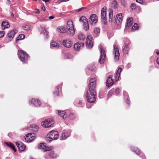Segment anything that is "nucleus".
Instances as JSON below:
<instances>
[{
    "label": "nucleus",
    "mask_w": 159,
    "mask_h": 159,
    "mask_svg": "<svg viewBox=\"0 0 159 159\" xmlns=\"http://www.w3.org/2000/svg\"><path fill=\"white\" fill-rule=\"evenodd\" d=\"M106 7H104L101 10V18L103 20H106Z\"/></svg>",
    "instance_id": "obj_21"
},
{
    "label": "nucleus",
    "mask_w": 159,
    "mask_h": 159,
    "mask_svg": "<svg viewBox=\"0 0 159 159\" xmlns=\"http://www.w3.org/2000/svg\"><path fill=\"white\" fill-rule=\"evenodd\" d=\"M130 42L129 39H126L125 45L124 48L123 50V51L124 53L127 54L129 50V45Z\"/></svg>",
    "instance_id": "obj_13"
},
{
    "label": "nucleus",
    "mask_w": 159,
    "mask_h": 159,
    "mask_svg": "<svg viewBox=\"0 0 159 159\" xmlns=\"http://www.w3.org/2000/svg\"><path fill=\"white\" fill-rule=\"evenodd\" d=\"M82 102V101L81 100H79V102H78V101H76L75 102V104H81Z\"/></svg>",
    "instance_id": "obj_52"
},
{
    "label": "nucleus",
    "mask_w": 159,
    "mask_h": 159,
    "mask_svg": "<svg viewBox=\"0 0 159 159\" xmlns=\"http://www.w3.org/2000/svg\"><path fill=\"white\" fill-rule=\"evenodd\" d=\"M54 18V16H50L49 17V19H53Z\"/></svg>",
    "instance_id": "obj_59"
},
{
    "label": "nucleus",
    "mask_w": 159,
    "mask_h": 159,
    "mask_svg": "<svg viewBox=\"0 0 159 159\" xmlns=\"http://www.w3.org/2000/svg\"><path fill=\"white\" fill-rule=\"evenodd\" d=\"M59 134L56 131H52L50 132L47 135L46 140V141L49 143L53 140H56L58 139Z\"/></svg>",
    "instance_id": "obj_3"
},
{
    "label": "nucleus",
    "mask_w": 159,
    "mask_h": 159,
    "mask_svg": "<svg viewBox=\"0 0 159 159\" xmlns=\"http://www.w3.org/2000/svg\"><path fill=\"white\" fill-rule=\"evenodd\" d=\"M96 89H88L87 91L86 98L88 102L90 103L94 102L96 100Z\"/></svg>",
    "instance_id": "obj_1"
},
{
    "label": "nucleus",
    "mask_w": 159,
    "mask_h": 159,
    "mask_svg": "<svg viewBox=\"0 0 159 159\" xmlns=\"http://www.w3.org/2000/svg\"><path fill=\"white\" fill-rule=\"evenodd\" d=\"M113 47V53L115 54V60L116 61H118L120 57V53L118 46L117 45H114Z\"/></svg>",
    "instance_id": "obj_7"
},
{
    "label": "nucleus",
    "mask_w": 159,
    "mask_h": 159,
    "mask_svg": "<svg viewBox=\"0 0 159 159\" xmlns=\"http://www.w3.org/2000/svg\"><path fill=\"white\" fill-rule=\"evenodd\" d=\"M98 21V19L97 16L95 14H93L90 16L89 22L91 25L95 24Z\"/></svg>",
    "instance_id": "obj_9"
},
{
    "label": "nucleus",
    "mask_w": 159,
    "mask_h": 159,
    "mask_svg": "<svg viewBox=\"0 0 159 159\" xmlns=\"http://www.w3.org/2000/svg\"><path fill=\"white\" fill-rule=\"evenodd\" d=\"M86 44L87 46L88 47L91 48L93 47V41L92 37L91 35H88L87 37Z\"/></svg>",
    "instance_id": "obj_10"
},
{
    "label": "nucleus",
    "mask_w": 159,
    "mask_h": 159,
    "mask_svg": "<svg viewBox=\"0 0 159 159\" xmlns=\"http://www.w3.org/2000/svg\"><path fill=\"white\" fill-rule=\"evenodd\" d=\"M29 103H33L35 107H38L40 105L41 102L39 99L32 98L29 102Z\"/></svg>",
    "instance_id": "obj_14"
},
{
    "label": "nucleus",
    "mask_w": 159,
    "mask_h": 159,
    "mask_svg": "<svg viewBox=\"0 0 159 159\" xmlns=\"http://www.w3.org/2000/svg\"><path fill=\"white\" fill-rule=\"evenodd\" d=\"M70 135L69 134L67 133H63L62 134L61 138L62 140L66 139Z\"/></svg>",
    "instance_id": "obj_32"
},
{
    "label": "nucleus",
    "mask_w": 159,
    "mask_h": 159,
    "mask_svg": "<svg viewBox=\"0 0 159 159\" xmlns=\"http://www.w3.org/2000/svg\"><path fill=\"white\" fill-rule=\"evenodd\" d=\"M123 94H124V95H125V96H127V95H128V93H127L125 91H124V92H123Z\"/></svg>",
    "instance_id": "obj_58"
},
{
    "label": "nucleus",
    "mask_w": 159,
    "mask_h": 159,
    "mask_svg": "<svg viewBox=\"0 0 159 159\" xmlns=\"http://www.w3.org/2000/svg\"><path fill=\"white\" fill-rule=\"evenodd\" d=\"M53 94L55 96H57L59 95L58 86L56 87L55 91L54 92Z\"/></svg>",
    "instance_id": "obj_38"
},
{
    "label": "nucleus",
    "mask_w": 159,
    "mask_h": 159,
    "mask_svg": "<svg viewBox=\"0 0 159 159\" xmlns=\"http://www.w3.org/2000/svg\"><path fill=\"white\" fill-rule=\"evenodd\" d=\"M130 7L132 10L135 9L136 8V5L135 3H132L130 5Z\"/></svg>",
    "instance_id": "obj_45"
},
{
    "label": "nucleus",
    "mask_w": 159,
    "mask_h": 159,
    "mask_svg": "<svg viewBox=\"0 0 159 159\" xmlns=\"http://www.w3.org/2000/svg\"><path fill=\"white\" fill-rule=\"evenodd\" d=\"M31 27V26L30 25H25L22 26L23 30H29Z\"/></svg>",
    "instance_id": "obj_35"
},
{
    "label": "nucleus",
    "mask_w": 159,
    "mask_h": 159,
    "mask_svg": "<svg viewBox=\"0 0 159 159\" xmlns=\"http://www.w3.org/2000/svg\"><path fill=\"white\" fill-rule=\"evenodd\" d=\"M49 156L53 158H55L57 157V155L54 151H52L50 152L49 153Z\"/></svg>",
    "instance_id": "obj_29"
},
{
    "label": "nucleus",
    "mask_w": 159,
    "mask_h": 159,
    "mask_svg": "<svg viewBox=\"0 0 159 159\" xmlns=\"http://www.w3.org/2000/svg\"><path fill=\"white\" fill-rule=\"evenodd\" d=\"M84 44L82 43H77L74 45V48L76 51H79L83 47Z\"/></svg>",
    "instance_id": "obj_20"
},
{
    "label": "nucleus",
    "mask_w": 159,
    "mask_h": 159,
    "mask_svg": "<svg viewBox=\"0 0 159 159\" xmlns=\"http://www.w3.org/2000/svg\"><path fill=\"white\" fill-rule=\"evenodd\" d=\"M122 69L121 67H119L118 70H117L116 74L115 75V80L116 81H117L119 80L120 73L122 71Z\"/></svg>",
    "instance_id": "obj_23"
},
{
    "label": "nucleus",
    "mask_w": 159,
    "mask_h": 159,
    "mask_svg": "<svg viewBox=\"0 0 159 159\" xmlns=\"http://www.w3.org/2000/svg\"><path fill=\"white\" fill-rule=\"evenodd\" d=\"M121 5H123L124 7H125L127 6V3L124 0H121Z\"/></svg>",
    "instance_id": "obj_43"
},
{
    "label": "nucleus",
    "mask_w": 159,
    "mask_h": 159,
    "mask_svg": "<svg viewBox=\"0 0 159 159\" xmlns=\"http://www.w3.org/2000/svg\"><path fill=\"white\" fill-rule=\"evenodd\" d=\"M42 29H43V33H44L45 34H46V37H48V32H47V31L44 28H43Z\"/></svg>",
    "instance_id": "obj_46"
},
{
    "label": "nucleus",
    "mask_w": 159,
    "mask_h": 159,
    "mask_svg": "<svg viewBox=\"0 0 159 159\" xmlns=\"http://www.w3.org/2000/svg\"><path fill=\"white\" fill-rule=\"evenodd\" d=\"M8 1L9 2H10V0H8Z\"/></svg>",
    "instance_id": "obj_62"
},
{
    "label": "nucleus",
    "mask_w": 159,
    "mask_h": 159,
    "mask_svg": "<svg viewBox=\"0 0 159 159\" xmlns=\"http://www.w3.org/2000/svg\"><path fill=\"white\" fill-rule=\"evenodd\" d=\"M69 0H61L59 1V2L60 3L63 2H67Z\"/></svg>",
    "instance_id": "obj_56"
},
{
    "label": "nucleus",
    "mask_w": 159,
    "mask_h": 159,
    "mask_svg": "<svg viewBox=\"0 0 159 159\" xmlns=\"http://www.w3.org/2000/svg\"><path fill=\"white\" fill-rule=\"evenodd\" d=\"M100 53L101 55L100 56L99 62L100 63H103L104 62V59L106 57L105 50L103 49L102 47L101 48Z\"/></svg>",
    "instance_id": "obj_8"
},
{
    "label": "nucleus",
    "mask_w": 159,
    "mask_h": 159,
    "mask_svg": "<svg viewBox=\"0 0 159 159\" xmlns=\"http://www.w3.org/2000/svg\"><path fill=\"white\" fill-rule=\"evenodd\" d=\"M35 13H38V14L39 13L40 11H39V10L38 9H36L35 10Z\"/></svg>",
    "instance_id": "obj_55"
},
{
    "label": "nucleus",
    "mask_w": 159,
    "mask_h": 159,
    "mask_svg": "<svg viewBox=\"0 0 159 159\" xmlns=\"http://www.w3.org/2000/svg\"><path fill=\"white\" fill-rule=\"evenodd\" d=\"M30 128L33 131L36 132L38 131L39 127L36 125L33 124L30 125Z\"/></svg>",
    "instance_id": "obj_26"
},
{
    "label": "nucleus",
    "mask_w": 159,
    "mask_h": 159,
    "mask_svg": "<svg viewBox=\"0 0 159 159\" xmlns=\"http://www.w3.org/2000/svg\"><path fill=\"white\" fill-rule=\"evenodd\" d=\"M95 67L94 66H93L92 67H90L89 68V69L91 71H93L95 70Z\"/></svg>",
    "instance_id": "obj_49"
},
{
    "label": "nucleus",
    "mask_w": 159,
    "mask_h": 159,
    "mask_svg": "<svg viewBox=\"0 0 159 159\" xmlns=\"http://www.w3.org/2000/svg\"><path fill=\"white\" fill-rule=\"evenodd\" d=\"M42 9L44 11H45V6H43L42 7Z\"/></svg>",
    "instance_id": "obj_57"
},
{
    "label": "nucleus",
    "mask_w": 159,
    "mask_h": 159,
    "mask_svg": "<svg viewBox=\"0 0 159 159\" xmlns=\"http://www.w3.org/2000/svg\"><path fill=\"white\" fill-rule=\"evenodd\" d=\"M5 143L7 146L11 148L15 152L16 151V149L15 146L11 142H6Z\"/></svg>",
    "instance_id": "obj_27"
},
{
    "label": "nucleus",
    "mask_w": 159,
    "mask_h": 159,
    "mask_svg": "<svg viewBox=\"0 0 159 159\" xmlns=\"http://www.w3.org/2000/svg\"><path fill=\"white\" fill-rule=\"evenodd\" d=\"M112 76L110 75L107 80L106 83V86L108 87H109L113 84V81L112 79Z\"/></svg>",
    "instance_id": "obj_16"
},
{
    "label": "nucleus",
    "mask_w": 159,
    "mask_h": 159,
    "mask_svg": "<svg viewBox=\"0 0 159 159\" xmlns=\"http://www.w3.org/2000/svg\"><path fill=\"white\" fill-rule=\"evenodd\" d=\"M112 5H113V8L115 9H116L117 8V2L116 0H115L113 1L112 2Z\"/></svg>",
    "instance_id": "obj_39"
},
{
    "label": "nucleus",
    "mask_w": 159,
    "mask_h": 159,
    "mask_svg": "<svg viewBox=\"0 0 159 159\" xmlns=\"http://www.w3.org/2000/svg\"><path fill=\"white\" fill-rule=\"evenodd\" d=\"M76 116L75 114L73 113H70L68 116V117L70 119L73 120L75 119Z\"/></svg>",
    "instance_id": "obj_34"
},
{
    "label": "nucleus",
    "mask_w": 159,
    "mask_h": 159,
    "mask_svg": "<svg viewBox=\"0 0 159 159\" xmlns=\"http://www.w3.org/2000/svg\"><path fill=\"white\" fill-rule=\"evenodd\" d=\"M157 54H159V52L157 53Z\"/></svg>",
    "instance_id": "obj_63"
},
{
    "label": "nucleus",
    "mask_w": 159,
    "mask_h": 159,
    "mask_svg": "<svg viewBox=\"0 0 159 159\" xmlns=\"http://www.w3.org/2000/svg\"><path fill=\"white\" fill-rule=\"evenodd\" d=\"M16 30H13L10 31V33L8 34V36L9 38L11 39H12L13 38L14 35L16 34Z\"/></svg>",
    "instance_id": "obj_24"
},
{
    "label": "nucleus",
    "mask_w": 159,
    "mask_h": 159,
    "mask_svg": "<svg viewBox=\"0 0 159 159\" xmlns=\"http://www.w3.org/2000/svg\"><path fill=\"white\" fill-rule=\"evenodd\" d=\"M120 89L118 88H116L115 90V93L117 95H118L120 94Z\"/></svg>",
    "instance_id": "obj_47"
},
{
    "label": "nucleus",
    "mask_w": 159,
    "mask_h": 159,
    "mask_svg": "<svg viewBox=\"0 0 159 159\" xmlns=\"http://www.w3.org/2000/svg\"><path fill=\"white\" fill-rule=\"evenodd\" d=\"M66 29L68 30V33L72 36L75 34V30L74 28V25L72 20H70L67 21Z\"/></svg>",
    "instance_id": "obj_4"
},
{
    "label": "nucleus",
    "mask_w": 159,
    "mask_h": 159,
    "mask_svg": "<svg viewBox=\"0 0 159 159\" xmlns=\"http://www.w3.org/2000/svg\"><path fill=\"white\" fill-rule=\"evenodd\" d=\"M113 93V92L111 90H110L107 94L108 96L109 97H111Z\"/></svg>",
    "instance_id": "obj_48"
},
{
    "label": "nucleus",
    "mask_w": 159,
    "mask_h": 159,
    "mask_svg": "<svg viewBox=\"0 0 159 159\" xmlns=\"http://www.w3.org/2000/svg\"><path fill=\"white\" fill-rule=\"evenodd\" d=\"M18 55L19 58L21 61L24 63H27L30 58V57L25 51L22 50H18Z\"/></svg>",
    "instance_id": "obj_2"
},
{
    "label": "nucleus",
    "mask_w": 159,
    "mask_h": 159,
    "mask_svg": "<svg viewBox=\"0 0 159 159\" xmlns=\"http://www.w3.org/2000/svg\"><path fill=\"white\" fill-rule=\"evenodd\" d=\"M139 28L138 25L137 23H135L132 28V30L134 31L137 30L139 29Z\"/></svg>",
    "instance_id": "obj_37"
},
{
    "label": "nucleus",
    "mask_w": 159,
    "mask_h": 159,
    "mask_svg": "<svg viewBox=\"0 0 159 159\" xmlns=\"http://www.w3.org/2000/svg\"><path fill=\"white\" fill-rule=\"evenodd\" d=\"M85 8V7H82L80 8L79 9H78L76 10V11L77 12H80L82 10H84Z\"/></svg>",
    "instance_id": "obj_51"
},
{
    "label": "nucleus",
    "mask_w": 159,
    "mask_h": 159,
    "mask_svg": "<svg viewBox=\"0 0 159 159\" xmlns=\"http://www.w3.org/2000/svg\"><path fill=\"white\" fill-rule=\"evenodd\" d=\"M2 29L4 30L6 28H8L10 27V25L7 21H3L2 23Z\"/></svg>",
    "instance_id": "obj_25"
},
{
    "label": "nucleus",
    "mask_w": 159,
    "mask_h": 159,
    "mask_svg": "<svg viewBox=\"0 0 159 159\" xmlns=\"http://www.w3.org/2000/svg\"><path fill=\"white\" fill-rule=\"evenodd\" d=\"M96 80L95 78H91L89 81L88 89H96Z\"/></svg>",
    "instance_id": "obj_6"
},
{
    "label": "nucleus",
    "mask_w": 159,
    "mask_h": 159,
    "mask_svg": "<svg viewBox=\"0 0 159 159\" xmlns=\"http://www.w3.org/2000/svg\"><path fill=\"white\" fill-rule=\"evenodd\" d=\"M54 122L52 119H47L41 122L42 126L44 128H48L53 126Z\"/></svg>",
    "instance_id": "obj_5"
},
{
    "label": "nucleus",
    "mask_w": 159,
    "mask_h": 159,
    "mask_svg": "<svg viewBox=\"0 0 159 159\" xmlns=\"http://www.w3.org/2000/svg\"><path fill=\"white\" fill-rule=\"evenodd\" d=\"M38 148L43 149L44 152L50 151L51 150L50 148L46 146L43 143H40L38 146Z\"/></svg>",
    "instance_id": "obj_17"
},
{
    "label": "nucleus",
    "mask_w": 159,
    "mask_h": 159,
    "mask_svg": "<svg viewBox=\"0 0 159 159\" xmlns=\"http://www.w3.org/2000/svg\"><path fill=\"white\" fill-rule=\"evenodd\" d=\"M132 149L138 155H139L141 153L140 151L136 148H132Z\"/></svg>",
    "instance_id": "obj_33"
},
{
    "label": "nucleus",
    "mask_w": 159,
    "mask_h": 159,
    "mask_svg": "<svg viewBox=\"0 0 159 159\" xmlns=\"http://www.w3.org/2000/svg\"><path fill=\"white\" fill-rule=\"evenodd\" d=\"M112 15H113V13L112 12H110L109 13V21H112Z\"/></svg>",
    "instance_id": "obj_42"
},
{
    "label": "nucleus",
    "mask_w": 159,
    "mask_h": 159,
    "mask_svg": "<svg viewBox=\"0 0 159 159\" xmlns=\"http://www.w3.org/2000/svg\"><path fill=\"white\" fill-rule=\"evenodd\" d=\"M51 45L53 47H60V45L58 43H56L55 41H52L51 42Z\"/></svg>",
    "instance_id": "obj_31"
},
{
    "label": "nucleus",
    "mask_w": 159,
    "mask_h": 159,
    "mask_svg": "<svg viewBox=\"0 0 159 159\" xmlns=\"http://www.w3.org/2000/svg\"><path fill=\"white\" fill-rule=\"evenodd\" d=\"M58 114L63 119H65L67 117L65 111L61 110H57Z\"/></svg>",
    "instance_id": "obj_22"
},
{
    "label": "nucleus",
    "mask_w": 159,
    "mask_h": 159,
    "mask_svg": "<svg viewBox=\"0 0 159 159\" xmlns=\"http://www.w3.org/2000/svg\"><path fill=\"white\" fill-rule=\"evenodd\" d=\"M94 32L96 34H99L100 32V29L98 28H96L94 30Z\"/></svg>",
    "instance_id": "obj_40"
},
{
    "label": "nucleus",
    "mask_w": 159,
    "mask_h": 159,
    "mask_svg": "<svg viewBox=\"0 0 159 159\" xmlns=\"http://www.w3.org/2000/svg\"><path fill=\"white\" fill-rule=\"evenodd\" d=\"M128 101V102H129V100H128V101H127V102Z\"/></svg>",
    "instance_id": "obj_64"
},
{
    "label": "nucleus",
    "mask_w": 159,
    "mask_h": 159,
    "mask_svg": "<svg viewBox=\"0 0 159 159\" xmlns=\"http://www.w3.org/2000/svg\"><path fill=\"white\" fill-rule=\"evenodd\" d=\"M78 37L80 40H84L85 39V36L83 34L80 33L78 35Z\"/></svg>",
    "instance_id": "obj_36"
},
{
    "label": "nucleus",
    "mask_w": 159,
    "mask_h": 159,
    "mask_svg": "<svg viewBox=\"0 0 159 159\" xmlns=\"http://www.w3.org/2000/svg\"><path fill=\"white\" fill-rule=\"evenodd\" d=\"M133 18L132 17H129L127 19L125 25V28L126 29H128L129 27L133 25Z\"/></svg>",
    "instance_id": "obj_18"
},
{
    "label": "nucleus",
    "mask_w": 159,
    "mask_h": 159,
    "mask_svg": "<svg viewBox=\"0 0 159 159\" xmlns=\"http://www.w3.org/2000/svg\"><path fill=\"white\" fill-rule=\"evenodd\" d=\"M61 30L63 32V33H64L66 32L65 28L64 27H62V28H61Z\"/></svg>",
    "instance_id": "obj_54"
},
{
    "label": "nucleus",
    "mask_w": 159,
    "mask_h": 159,
    "mask_svg": "<svg viewBox=\"0 0 159 159\" xmlns=\"http://www.w3.org/2000/svg\"><path fill=\"white\" fill-rule=\"evenodd\" d=\"M122 18L123 17L121 13H120L116 15L115 21L118 25H119L121 24Z\"/></svg>",
    "instance_id": "obj_19"
},
{
    "label": "nucleus",
    "mask_w": 159,
    "mask_h": 159,
    "mask_svg": "<svg viewBox=\"0 0 159 159\" xmlns=\"http://www.w3.org/2000/svg\"><path fill=\"white\" fill-rule=\"evenodd\" d=\"M157 64L159 65V57L157 58Z\"/></svg>",
    "instance_id": "obj_60"
},
{
    "label": "nucleus",
    "mask_w": 159,
    "mask_h": 159,
    "mask_svg": "<svg viewBox=\"0 0 159 159\" xmlns=\"http://www.w3.org/2000/svg\"><path fill=\"white\" fill-rule=\"evenodd\" d=\"M34 134L32 133L27 134L25 137V140L27 142H30L34 140L36 137L33 135Z\"/></svg>",
    "instance_id": "obj_11"
},
{
    "label": "nucleus",
    "mask_w": 159,
    "mask_h": 159,
    "mask_svg": "<svg viewBox=\"0 0 159 159\" xmlns=\"http://www.w3.org/2000/svg\"><path fill=\"white\" fill-rule=\"evenodd\" d=\"M62 44L65 47L69 48L72 46V42L69 39H66L64 40L62 42Z\"/></svg>",
    "instance_id": "obj_12"
},
{
    "label": "nucleus",
    "mask_w": 159,
    "mask_h": 159,
    "mask_svg": "<svg viewBox=\"0 0 159 159\" xmlns=\"http://www.w3.org/2000/svg\"><path fill=\"white\" fill-rule=\"evenodd\" d=\"M79 20L82 21L84 23V24L88 23L87 19L84 16L81 17L80 18Z\"/></svg>",
    "instance_id": "obj_28"
},
{
    "label": "nucleus",
    "mask_w": 159,
    "mask_h": 159,
    "mask_svg": "<svg viewBox=\"0 0 159 159\" xmlns=\"http://www.w3.org/2000/svg\"><path fill=\"white\" fill-rule=\"evenodd\" d=\"M16 144L19 150L20 151H23L25 149V145L22 142H16Z\"/></svg>",
    "instance_id": "obj_15"
},
{
    "label": "nucleus",
    "mask_w": 159,
    "mask_h": 159,
    "mask_svg": "<svg viewBox=\"0 0 159 159\" xmlns=\"http://www.w3.org/2000/svg\"><path fill=\"white\" fill-rule=\"evenodd\" d=\"M11 16L12 17H13L14 16V14L12 13V12H11Z\"/></svg>",
    "instance_id": "obj_61"
},
{
    "label": "nucleus",
    "mask_w": 159,
    "mask_h": 159,
    "mask_svg": "<svg viewBox=\"0 0 159 159\" xmlns=\"http://www.w3.org/2000/svg\"><path fill=\"white\" fill-rule=\"evenodd\" d=\"M84 29L86 30L87 31L89 29V23H87L85 24H84Z\"/></svg>",
    "instance_id": "obj_41"
},
{
    "label": "nucleus",
    "mask_w": 159,
    "mask_h": 159,
    "mask_svg": "<svg viewBox=\"0 0 159 159\" xmlns=\"http://www.w3.org/2000/svg\"><path fill=\"white\" fill-rule=\"evenodd\" d=\"M57 30L58 32H60V33H63V32L61 30V28H60V29L58 28L57 29Z\"/></svg>",
    "instance_id": "obj_53"
},
{
    "label": "nucleus",
    "mask_w": 159,
    "mask_h": 159,
    "mask_svg": "<svg viewBox=\"0 0 159 159\" xmlns=\"http://www.w3.org/2000/svg\"><path fill=\"white\" fill-rule=\"evenodd\" d=\"M136 2L141 4H145V2L143 0H136Z\"/></svg>",
    "instance_id": "obj_44"
},
{
    "label": "nucleus",
    "mask_w": 159,
    "mask_h": 159,
    "mask_svg": "<svg viewBox=\"0 0 159 159\" xmlns=\"http://www.w3.org/2000/svg\"><path fill=\"white\" fill-rule=\"evenodd\" d=\"M5 34L4 31H0V38L4 36Z\"/></svg>",
    "instance_id": "obj_50"
},
{
    "label": "nucleus",
    "mask_w": 159,
    "mask_h": 159,
    "mask_svg": "<svg viewBox=\"0 0 159 159\" xmlns=\"http://www.w3.org/2000/svg\"><path fill=\"white\" fill-rule=\"evenodd\" d=\"M25 37V36L24 34H20L17 38L16 39V43H18V41L23 39Z\"/></svg>",
    "instance_id": "obj_30"
}]
</instances>
